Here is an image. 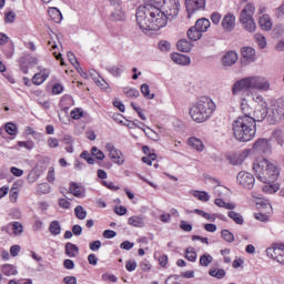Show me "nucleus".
<instances>
[{"mask_svg":"<svg viewBox=\"0 0 284 284\" xmlns=\"http://www.w3.org/2000/svg\"><path fill=\"white\" fill-rule=\"evenodd\" d=\"M19 148H24L26 150H33L34 148V141H19L18 142Z\"/></svg>","mask_w":284,"mask_h":284,"instance_id":"nucleus-55","label":"nucleus"},{"mask_svg":"<svg viewBox=\"0 0 284 284\" xmlns=\"http://www.w3.org/2000/svg\"><path fill=\"white\" fill-rule=\"evenodd\" d=\"M194 214H199V216H202V219H205L206 221H216V215L210 214L203 210L195 209Z\"/></svg>","mask_w":284,"mask_h":284,"instance_id":"nucleus-42","label":"nucleus"},{"mask_svg":"<svg viewBox=\"0 0 284 284\" xmlns=\"http://www.w3.org/2000/svg\"><path fill=\"white\" fill-rule=\"evenodd\" d=\"M47 145H48V148H51V149L59 148V139L48 138Z\"/></svg>","mask_w":284,"mask_h":284,"instance_id":"nucleus-60","label":"nucleus"},{"mask_svg":"<svg viewBox=\"0 0 284 284\" xmlns=\"http://www.w3.org/2000/svg\"><path fill=\"white\" fill-rule=\"evenodd\" d=\"M253 171L255 172L258 181L266 185H272V183L278 179V174H281L276 164L265 158H257L253 162Z\"/></svg>","mask_w":284,"mask_h":284,"instance_id":"nucleus-3","label":"nucleus"},{"mask_svg":"<svg viewBox=\"0 0 284 284\" xmlns=\"http://www.w3.org/2000/svg\"><path fill=\"white\" fill-rule=\"evenodd\" d=\"M18 63L20 65V70L23 74H28L29 70H30V63H28V55L21 57L18 60Z\"/></svg>","mask_w":284,"mask_h":284,"instance_id":"nucleus-36","label":"nucleus"},{"mask_svg":"<svg viewBox=\"0 0 284 284\" xmlns=\"http://www.w3.org/2000/svg\"><path fill=\"white\" fill-rule=\"evenodd\" d=\"M221 236L224 241H226V243H234V234H232V232L229 230H223L221 232Z\"/></svg>","mask_w":284,"mask_h":284,"instance_id":"nucleus-47","label":"nucleus"},{"mask_svg":"<svg viewBox=\"0 0 284 284\" xmlns=\"http://www.w3.org/2000/svg\"><path fill=\"white\" fill-rule=\"evenodd\" d=\"M221 19H222V16L219 12H213L211 14V21L212 23H214V26H219V23H221Z\"/></svg>","mask_w":284,"mask_h":284,"instance_id":"nucleus-61","label":"nucleus"},{"mask_svg":"<svg viewBox=\"0 0 284 284\" xmlns=\"http://www.w3.org/2000/svg\"><path fill=\"white\" fill-rule=\"evenodd\" d=\"M91 153L92 156L98 159V161H103V159H105V154L103 153V151L99 150L97 146L92 148Z\"/></svg>","mask_w":284,"mask_h":284,"instance_id":"nucleus-49","label":"nucleus"},{"mask_svg":"<svg viewBox=\"0 0 284 284\" xmlns=\"http://www.w3.org/2000/svg\"><path fill=\"white\" fill-rule=\"evenodd\" d=\"M203 37V33H201L195 27H191L187 30V38L191 41H199Z\"/></svg>","mask_w":284,"mask_h":284,"instance_id":"nucleus-33","label":"nucleus"},{"mask_svg":"<svg viewBox=\"0 0 284 284\" xmlns=\"http://www.w3.org/2000/svg\"><path fill=\"white\" fill-rule=\"evenodd\" d=\"M105 150L109 152V159L112 163H115V165H123L125 163V155H123L121 150L114 148L113 143H106Z\"/></svg>","mask_w":284,"mask_h":284,"instance_id":"nucleus-7","label":"nucleus"},{"mask_svg":"<svg viewBox=\"0 0 284 284\" xmlns=\"http://www.w3.org/2000/svg\"><path fill=\"white\" fill-rule=\"evenodd\" d=\"M8 230H12L13 236H21L23 234V224L21 222H10L6 227H3L4 232Z\"/></svg>","mask_w":284,"mask_h":284,"instance_id":"nucleus-18","label":"nucleus"},{"mask_svg":"<svg viewBox=\"0 0 284 284\" xmlns=\"http://www.w3.org/2000/svg\"><path fill=\"white\" fill-rule=\"evenodd\" d=\"M165 284H182L181 276H179V275H170L166 278Z\"/></svg>","mask_w":284,"mask_h":284,"instance_id":"nucleus-58","label":"nucleus"},{"mask_svg":"<svg viewBox=\"0 0 284 284\" xmlns=\"http://www.w3.org/2000/svg\"><path fill=\"white\" fill-rule=\"evenodd\" d=\"M255 40H256L257 45L261 49H263V48H265V45H267V40H265V36H263V33H256Z\"/></svg>","mask_w":284,"mask_h":284,"instance_id":"nucleus-48","label":"nucleus"},{"mask_svg":"<svg viewBox=\"0 0 284 284\" xmlns=\"http://www.w3.org/2000/svg\"><path fill=\"white\" fill-rule=\"evenodd\" d=\"M187 145H190V148L193 150H196V152H203V150H205V144H203V141L194 136L187 140Z\"/></svg>","mask_w":284,"mask_h":284,"instance_id":"nucleus-22","label":"nucleus"},{"mask_svg":"<svg viewBox=\"0 0 284 284\" xmlns=\"http://www.w3.org/2000/svg\"><path fill=\"white\" fill-rule=\"evenodd\" d=\"M192 196H194V199H197V201H202V203H207V201H210V194L205 191H192L191 192Z\"/></svg>","mask_w":284,"mask_h":284,"instance_id":"nucleus-31","label":"nucleus"},{"mask_svg":"<svg viewBox=\"0 0 284 284\" xmlns=\"http://www.w3.org/2000/svg\"><path fill=\"white\" fill-rule=\"evenodd\" d=\"M180 229L183 232H192V224L187 223L186 221H181L180 222Z\"/></svg>","mask_w":284,"mask_h":284,"instance_id":"nucleus-62","label":"nucleus"},{"mask_svg":"<svg viewBox=\"0 0 284 284\" xmlns=\"http://www.w3.org/2000/svg\"><path fill=\"white\" fill-rule=\"evenodd\" d=\"M135 17L139 28L144 32L161 30L168 26V16L158 7H139Z\"/></svg>","mask_w":284,"mask_h":284,"instance_id":"nucleus-1","label":"nucleus"},{"mask_svg":"<svg viewBox=\"0 0 284 284\" xmlns=\"http://www.w3.org/2000/svg\"><path fill=\"white\" fill-rule=\"evenodd\" d=\"M171 59L178 65H190V57L183 55L181 53H172Z\"/></svg>","mask_w":284,"mask_h":284,"instance_id":"nucleus-23","label":"nucleus"},{"mask_svg":"<svg viewBox=\"0 0 284 284\" xmlns=\"http://www.w3.org/2000/svg\"><path fill=\"white\" fill-rule=\"evenodd\" d=\"M242 57L246 61H255L256 60V51L250 47L242 48Z\"/></svg>","mask_w":284,"mask_h":284,"instance_id":"nucleus-27","label":"nucleus"},{"mask_svg":"<svg viewBox=\"0 0 284 284\" xmlns=\"http://www.w3.org/2000/svg\"><path fill=\"white\" fill-rule=\"evenodd\" d=\"M210 26L211 22L207 19L202 18L195 22L194 27L203 34V32H207Z\"/></svg>","mask_w":284,"mask_h":284,"instance_id":"nucleus-30","label":"nucleus"},{"mask_svg":"<svg viewBox=\"0 0 284 284\" xmlns=\"http://www.w3.org/2000/svg\"><path fill=\"white\" fill-rule=\"evenodd\" d=\"M271 110H272L273 119H275V121H281V119H284V100L283 99L276 100L272 104Z\"/></svg>","mask_w":284,"mask_h":284,"instance_id":"nucleus-16","label":"nucleus"},{"mask_svg":"<svg viewBox=\"0 0 284 284\" xmlns=\"http://www.w3.org/2000/svg\"><path fill=\"white\" fill-rule=\"evenodd\" d=\"M256 8L252 3H247L241 12L240 22L247 32H256V22H254V12Z\"/></svg>","mask_w":284,"mask_h":284,"instance_id":"nucleus-6","label":"nucleus"},{"mask_svg":"<svg viewBox=\"0 0 284 284\" xmlns=\"http://www.w3.org/2000/svg\"><path fill=\"white\" fill-rule=\"evenodd\" d=\"M159 48L161 52H170L171 44L166 40H162L159 42Z\"/></svg>","mask_w":284,"mask_h":284,"instance_id":"nucleus-59","label":"nucleus"},{"mask_svg":"<svg viewBox=\"0 0 284 284\" xmlns=\"http://www.w3.org/2000/svg\"><path fill=\"white\" fill-rule=\"evenodd\" d=\"M185 6L187 11V19H191L194 12L205 8V0H185Z\"/></svg>","mask_w":284,"mask_h":284,"instance_id":"nucleus-13","label":"nucleus"},{"mask_svg":"<svg viewBox=\"0 0 284 284\" xmlns=\"http://www.w3.org/2000/svg\"><path fill=\"white\" fill-rule=\"evenodd\" d=\"M69 192L77 199H83V196H85V189H83L81 185H78L77 182L70 183Z\"/></svg>","mask_w":284,"mask_h":284,"instance_id":"nucleus-19","label":"nucleus"},{"mask_svg":"<svg viewBox=\"0 0 284 284\" xmlns=\"http://www.w3.org/2000/svg\"><path fill=\"white\" fill-rule=\"evenodd\" d=\"M4 130L7 133L10 134V136H16L17 134V124L14 123H7L4 126Z\"/></svg>","mask_w":284,"mask_h":284,"instance_id":"nucleus-53","label":"nucleus"},{"mask_svg":"<svg viewBox=\"0 0 284 284\" xmlns=\"http://www.w3.org/2000/svg\"><path fill=\"white\" fill-rule=\"evenodd\" d=\"M65 254L69 256V258H77V256H79V246L68 242L65 244Z\"/></svg>","mask_w":284,"mask_h":284,"instance_id":"nucleus-28","label":"nucleus"},{"mask_svg":"<svg viewBox=\"0 0 284 284\" xmlns=\"http://www.w3.org/2000/svg\"><path fill=\"white\" fill-rule=\"evenodd\" d=\"M239 61V54L234 51H229L225 53V55L222 58V63L225 67L234 65Z\"/></svg>","mask_w":284,"mask_h":284,"instance_id":"nucleus-20","label":"nucleus"},{"mask_svg":"<svg viewBox=\"0 0 284 284\" xmlns=\"http://www.w3.org/2000/svg\"><path fill=\"white\" fill-rule=\"evenodd\" d=\"M247 90H270V82L265 78L261 77H247L236 81L232 87L233 97H239L241 92H247Z\"/></svg>","mask_w":284,"mask_h":284,"instance_id":"nucleus-5","label":"nucleus"},{"mask_svg":"<svg viewBox=\"0 0 284 284\" xmlns=\"http://www.w3.org/2000/svg\"><path fill=\"white\" fill-rule=\"evenodd\" d=\"M241 110L242 113L244 114L242 116H252V106L247 104V100L245 98H242Z\"/></svg>","mask_w":284,"mask_h":284,"instance_id":"nucleus-37","label":"nucleus"},{"mask_svg":"<svg viewBox=\"0 0 284 284\" xmlns=\"http://www.w3.org/2000/svg\"><path fill=\"white\" fill-rule=\"evenodd\" d=\"M49 232L52 236H59L61 234V223L59 221H52L49 225Z\"/></svg>","mask_w":284,"mask_h":284,"instance_id":"nucleus-35","label":"nucleus"},{"mask_svg":"<svg viewBox=\"0 0 284 284\" xmlns=\"http://www.w3.org/2000/svg\"><path fill=\"white\" fill-rule=\"evenodd\" d=\"M108 72L112 74V77H120L123 73V69L121 67L113 65L108 69Z\"/></svg>","mask_w":284,"mask_h":284,"instance_id":"nucleus-52","label":"nucleus"},{"mask_svg":"<svg viewBox=\"0 0 284 284\" xmlns=\"http://www.w3.org/2000/svg\"><path fill=\"white\" fill-rule=\"evenodd\" d=\"M74 214L77 216V219H79L80 221H83L85 219V216H88V212L85 210H83V206L78 205L74 209Z\"/></svg>","mask_w":284,"mask_h":284,"instance_id":"nucleus-45","label":"nucleus"},{"mask_svg":"<svg viewBox=\"0 0 284 284\" xmlns=\"http://www.w3.org/2000/svg\"><path fill=\"white\" fill-rule=\"evenodd\" d=\"M236 26V17H234L232 13H227L222 19V28L226 32H232L234 30V27Z\"/></svg>","mask_w":284,"mask_h":284,"instance_id":"nucleus-17","label":"nucleus"},{"mask_svg":"<svg viewBox=\"0 0 284 284\" xmlns=\"http://www.w3.org/2000/svg\"><path fill=\"white\" fill-rule=\"evenodd\" d=\"M124 94H126L129 99H138L140 93L136 89H124Z\"/></svg>","mask_w":284,"mask_h":284,"instance_id":"nucleus-56","label":"nucleus"},{"mask_svg":"<svg viewBox=\"0 0 284 284\" xmlns=\"http://www.w3.org/2000/svg\"><path fill=\"white\" fill-rule=\"evenodd\" d=\"M1 272L4 276H17V274H19V272L17 271V266L12 264L2 265Z\"/></svg>","mask_w":284,"mask_h":284,"instance_id":"nucleus-29","label":"nucleus"},{"mask_svg":"<svg viewBox=\"0 0 284 284\" xmlns=\"http://www.w3.org/2000/svg\"><path fill=\"white\" fill-rule=\"evenodd\" d=\"M214 203L217 207H224V210H236V204L225 202L223 199H215Z\"/></svg>","mask_w":284,"mask_h":284,"instance_id":"nucleus-34","label":"nucleus"},{"mask_svg":"<svg viewBox=\"0 0 284 284\" xmlns=\"http://www.w3.org/2000/svg\"><path fill=\"white\" fill-rule=\"evenodd\" d=\"M125 270L128 272H134V270H136V262H134L132 260L128 261L125 264Z\"/></svg>","mask_w":284,"mask_h":284,"instance_id":"nucleus-63","label":"nucleus"},{"mask_svg":"<svg viewBox=\"0 0 284 284\" xmlns=\"http://www.w3.org/2000/svg\"><path fill=\"white\" fill-rule=\"evenodd\" d=\"M233 136L236 141L247 143L256 136V123L252 116H239L232 124Z\"/></svg>","mask_w":284,"mask_h":284,"instance_id":"nucleus-2","label":"nucleus"},{"mask_svg":"<svg viewBox=\"0 0 284 284\" xmlns=\"http://www.w3.org/2000/svg\"><path fill=\"white\" fill-rule=\"evenodd\" d=\"M266 255L284 265V244L274 243L271 247L266 248Z\"/></svg>","mask_w":284,"mask_h":284,"instance_id":"nucleus-8","label":"nucleus"},{"mask_svg":"<svg viewBox=\"0 0 284 284\" xmlns=\"http://www.w3.org/2000/svg\"><path fill=\"white\" fill-rule=\"evenodd\" d=\"M38 70L39 72L36 73L31 79L33 85H42V83H45V81L50 79V69L38 67Z\"/></svg>","mask_w":284,"mask_h":284,"instance_id":"nucleus-12","label":"nucleus"},{"mask_svg":"<svg viewBox=\"0 0 284 284\" xmlns=\"http://www.w3.org/2000/svg\"><path fill=\"white\" fill-rule=\"evenodd\" d=\"M253 199H257L256 205H257L258 210H261L263 207L265 210H272V204H270L267 201L261 199V196H256L253 194Z\"/></svg>","mask_w":284,"mask_h":284,"instance_id":"nucleus-41","label":"nucleus"},{"mask_svg":"<svg viewBox=\"0 0 284 284\" xmlns=\"http://www.w3.org/2000/svg\"><path fill=\"white\" fill-rule=\"evenodd\" d=\"M14 185H17V183H14L13 186L11 187L10 195H9L11 203H17V199H19V191L17 190V187H14Z\"/></svg>","mask_w":284,"mask_h":284,"instance_id":"nucleus-57","label":"nucleus"},{"mask_svg":"<svg viewBox=\"0 0 284 284\" xmlns=\"http://www.w3.org/2000/svg\"><path fill=\"white\" fill-rule=\"evenodd\" d=\"M248 154L250 152L245 150L237 153H229L226 154V159L231 163V165H242L243 161L247 159Z\"/></svg>","mask_w":284,"mask_h":284,"instance_id":"nucleus-15","label":"nucleus"},{"mask_svg":"<svg viewBox=\"0 0 284 284\" xmlns=\"http://www.w3.org/2000/svg\"><path fill=\"white\" fill-rule=\"evenodd\" d=\"M196 251L194 247H187L185 250V258L189 260L191 263H196Z\"/></svg>","mask_w":284,"mask_h":284,"instance_id":"nucleus-43","label":"nucleus"},{"mask_svg":"<svg viewBox=\"0 0 284 284\" xmlns=\"http://www.w3.org/2000/svg\"><path fill=\"white\" fill-rule=\"evenodd\" d=\"M209 274L210 276H213V278H225V270L223 268H214L212 267L210 271H209Z\"/></svg>","mask_w":284,"mask_h":284,"instance_id":"nucleus-39","label":"nucleus"},{"mask_svg":"<svg viewBox=\"0 0 284 284\" xmlns=\"http://www.w3.org/2000/svg\"><path fill=\"white\" fill-rule=\"evenodd\" d=\"M258 26L261 30H265V32H270L273 27L272 18H270V14H263L258 19Z\"/></svg>","mask_w":284,"mask_h":284,"instance_id":"nucleus-21","label":"nucleus"},{"mask_svg":"<svg viewBox=\"0 0 284 284\" xmlns=\"http://www.w3.org/2000/svg\"><path fill=\"white\" fill-rule=\"evenodd\" d=\"M227 216H229V219H232V221H234V223H236L237 225H243V223H244L243 215L241 213L230 211L227 213Z\"/></svg>","mask_w":284,"mask_h":284,"instance_id":"nucleus-38","label":"nucleus"},{"mask_svg":"<svg viewBox=\"0 0 284 284\" xmlns=\"http://www.w3.org/2000/svg\"><path fill=\"white\" fill-rule=\"evenodd\" d=\"M215 110L214 101L209 97H202L191 106L189 114L195 123H205Z\"/></svg>","mask_w":284,"mask_h":284,"instance_id":"nucleus-4","label":"nucleus"},{"mask_svg":"<svg viewBox=\"0 0 284 284\" xmlns=\"http://www.w3.org/2000/svg\"><path fill=\"white\" fill-rule=\"evenodd\" d=\"M252 150L257 154H272V143L268 139L261 138L253 143Z\"/></svg>","mask_w":284,"mask_h":284,"instance_id":"nucleus-9","label":"nucleus"},{"mask_svg":"<svg viewBox=\"0 0 284 284\" xmlns=\"http://www.w3.org/2000/svg\"><path fill=\"white\" fill-rule=\"evenodd\" d=\"M14 19H17V13H14V11L4 13V23H14Z\"/></svg>","mask_w":284,"mask_h":284,"instance_id":"nucleus-54","label":"nucleus"},{"mask_svg":"<svg viewBox=\"0 0 284 284\" xmlns=\"http://www.w3.org/2000/svg\"><path fill=\"white\" fill-rule=\"evenodd\" d=\"M162 8L164 11V14L169 19H174V17H179V8H181V4L179 3V0H171L162 4Z\"/></svg>","mask_w":284,"mask_h":284,"instance_id":"nucleus-11","label":"nucleus"},{"mask_svg":"<svg viewBox=\"0 0 284 284\" xmlns=\"http://www.w3.org/2000/svg\"><path fill=\"white\" fill-rule=\"evenodd\" d=\"M176 48L180 52H190L192 50V43L185 39H182L178 41Z\"/></svg>","mask_w":284,"mask_h":284,"instance_id":"nucleus-32","label":"nucleus"},{"mask_svg":"<svg viewBox=\"0 0 284 284\" xmlns=\"http://www.w3.org/2000/svg\"><path fill=\"white\" fill-rule=\"evenodd\" d=\"M214 261V257L210 254H203L200 256V265L202 267H207L212 262Z\"/></svg>","mask_w":284,"mask_h":284,"instance_id":"nucleus-44","label":"nucleus"},{"mask_svg":"<svg viewBox=\"0 0 284 284\" xmlns=\"http://www.w3.org/2000/svg\"><path fill=\"white\" fill-rule=\"evenodd\" d=\"M48 14L51 21H53L54 23H61V21L63 20V16L61 14V11L58 8H49Z\"/></svg>","mask_w":284,"mask_h":284,"instance_id":"nucleus-24","label":"nucleus"},{"mask_svg":"<svg viewBox=\"0 0 284 284\" xmlns=\"http://www.w3.org/2000/svg\"><path fill=\"white\" fill-rule=\"evenodd\" d=\"M128 225H131L132 227H145V221L143 220V216L133 215L129 217Z\"/></svg>","mask_w":284,"mask_h":284,"instance_id":"nucleus-26","label":"nucleus"},{"mask_svg":"<svg viewBox=\"0 0 284 284\" xmlns=\"http://www.w3.org/2000/svg\"><path fill=\"white\" fill-rule=\"evenodd\" d=\"M71 119H74L75 121H79L83 116V109L75 108L70 112Z\"/></svg>","mask_w":284,"mask_h":284,"instance_id":"nucleus-51","label":"nucleus"},{"mask_svg":"<svg viewBox=\"0 0 284 284\" xmlns=\"http://www.w3.org/2000/svg\"><path fill=\"white\" fill-rule=\"evenodd\" d=\"M275 17L277 19H281V17H284V2L277 9H275Z\"/></svg>","mask_w":284,"mask_h":284,"instance_id":"nucleus-64","label":"nucleus"},{"mask_svg":"<svg viewBox=\"0 0 284 284\" xmlns=\"http://www.w3.org/2000/svg\"><path fill=\"white\" fill-rule=\"evenodd\" d=\"M90 74L94 79L98 88H101V90H108V88H110V84H108L103 78L99 77L97 71L92 70Z\"/></svg>","mask_w":284,"mask_h":284,"instance_id":"nucleus-25","label":"nucleus"},{"mask_svg":"<svg viewBox=\"0 0 284 284\" xmlns=\"http://www.w3.org/2000/svg\"><path fill=\"white\" fill-rule=\"evenodd\" d=\"M141 92L145 99H154V93H150V85L148 84H142L141 85Z\"/></svg>","mask_w":284,"mask_h":284,"instance_id":"nucleus-50","label":"nucleus"},{"mask_svg":"<svg viewBox=\"0 0 284 284\" xmlns=\"http://www.w3.org/2000/svg\"><path fill=\"white\" fill-rule=\"evenodd\" d=\"M267 116V103L257 104L255 106V110L253 112V115H251V119L254 121V123H261V121H265Z\"/></svg>","mask_w":284,"mask_h":284,"instance_id":"nucleus-14","label":"nucleus"},{"mask_svg":"<svg viewBox=\"0 0 284 284\" xmlns=\"http://www.w3.org/2000/svg\"><path fill=\"white\" fill-rule=\"evenodd\" d=\"M164 3L163 0H148V3L145 6H141L140 8H163Z\"/></svg>","mask_w":284,"mask_h":284,"instance_id":"nucleus-46","label":"nucleus"},{"mask_svg":"<svg viewBox=\"0 0 284 284\" xmlns=\"http://www.w3.org/2000/svg\"><path fill=\"white\" fill-rule=\"evenodd\" d=\"M2 52L7 59H12V57H14V44H4V47L2 48Z\"/></svg>","mask_w":284,"mask_h":284,"instance_id":"nucleus-40","label":"nucleus"},{"mask_svg":"<svg viewBox=\"0 0 284 284\" xmlns=\"http://www.w3.org/2000/svg\"><path fill=\"white\" fill-rule=\"evenodd\" d=\"M236 181L239 185H241L245 190H252L256 180L254 179V175L252 173L241 171L236 176Z\"/></svg>","mask_w":284,"mask_h":284,"instance_id":"nucleus-10","label":"nucleus"}]
</instances>
